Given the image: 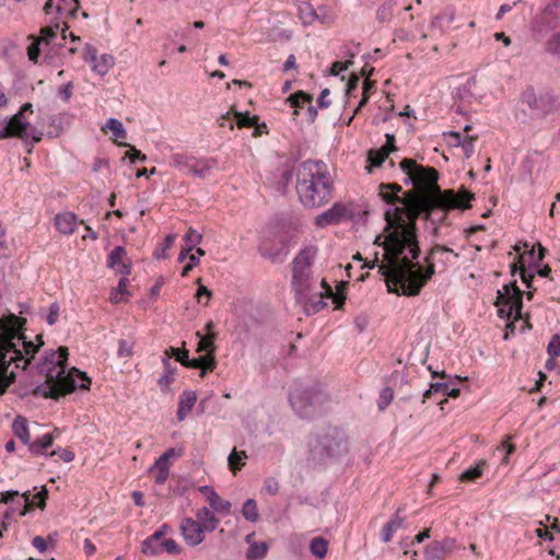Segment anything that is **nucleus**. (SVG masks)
Instances as JSON below:
<instances>
[{
  "label": "nucleus",
  "instance_id": "f257e3e1",
  "mask_svg": "<svg viewBox=\"0 0 560 560\" xmlns=\"http://www.w3.org/2000/svg\"><path fill=\"white\" fill-rule=\"evenodd\" d=\"M400 190L401 188L396 184L381 186V196L389 207L385 211L388 235L384 246L388 264L381 265L380 270L386 277L388 287L393 282L400 287L404 294L417 295L434 273V266L431 262L424 270L419 261H415L420 252L415 224L417 215L423 213L428 220L442 223L448 210L469 208V201L474 195L466 190L459 192L445 190L424 197L417 205H411L410 201L397 195ZM444 254H454V252L436 245L431 249L427 260L430 261L438 255Z\"/></svg>",
  "mask_w": 560,
  "mask_h": 560
},
{
  "label": "nucleus",
  "instance_id": "f03ea898",
  "mask_svg": "<svg viewBox=\"0 0 560 560\" xmlns=\"http://www.w3.org/2000/svg\"><path fill=\"white\" fill-rule=\"evenodd\" d=\"M24 324L25 319L14 314L0 317V394L12 384L18 370L31 364L44 345L40 335L35 336L36 342L25 336Z\"/></svg>",
  "mask_w": 560,
  "mask_h": 560
},
{
  "label": "nucleus",
  "instance_id": "7ed1b4c3",
  "mask_svg": "<svg viewBox=\"0 0 560 560\" xmlns=\"http://www.w3.org/2000/svg\"><path fill=\"white\" fill-rule=\"evenodd\" d=\"M316 254L315 246H305L292 261V289L306 314L322 311L327 305L326 300H331L336 304L335 308L340 307L345 300L343 296L335 294L324 280L314 278L312 264Z\"/></svg>",
  "mask_w": 560,
  "mask_h": 560
},
{
  "label": "nucleus",
  "instance_id": "20e7f679",
  "mask_svg": "<svg viewBox=\"0 0 560 560\" xmlns=\"http://www.w3.org/2000/svg\"><path fill=\"white\" fill-rule=\"evenodd\" d=\"M68 348L46 352L36 364L37 373L45 377L44 384L35 387L34 394L45 398H57L75 389H88L91 380L78 369L67 370Z\"/></svg>",
  "mask_w": 560,
  "mask_h": 560
},
{
  "label": "nucleus",
  "instance_id": "39448f33",
  "mask_svg": "<svg viewBox=\"0 0 560 560\" xmlns=\"http://www.w3.org/2000/svg\"><path fill=\"white\" fill-rule=\"evenodd\" d=\"M295 190L305 208L326 206L334 197L335 180L326 163L306 160L295 170Z\"/></svg>",
  "mask_w": 560,
  "mask_h": 560
},
{
  "label": "nucleus",
  "instance_id": "423d86ee",
  "mask_svg": "<svg viewBox=\"0 0 560 560\" xmlns=\"http://www.w3.org/2000/svg\"><path fill=\"white\" fill-rule=\"evenodd\" d=\"M67 30L65 23L62 25L57 23L54 26L43 28L39 37L31 36L32 42L27 48L30 60L35 63L51 60L54 54H56V48L61 46L67 38Z\"/></svg>",
  "mask_w": 560,
  "mask_h": 560
},
{
  "label": "nucleus",
  "instance_id": "0eeeda50",
  "mask_svg": "<svg viewBox=\"0 0 560 560\" xmlns=\"http://www.w3.org/2000/svg\"><path fill=\"white\" fill-rule=\"evenodd\" d=\"M33 113V106L30 103L24 104L20 112L12 116L11 119L0 120V139L9 137H19L24 141L32 140L38 142L42 139V132L31 126L26 115Z\"/></svg>",
  "mask_w": 560,
  "mask_h": 560
},
{
  "label": "nucleus",
  "instance_id": "6e6552de",
  "mask_svg": "<svg viewBox=\"0 0 560 560\" xmlns=\"http://www.w3.org/2000/svg\"><path fill=\"white\" fill-rule=\"evenodd\" d=\"M400 168L406 175L405 183H411L419 192H430L438 188V173L433 167H424L411 159H404Z\"/></svg>",
  "mask_w": 560,
  "mask_h": 560
},
{
  "label": "nucleus",
  "instance_id": "1a4fd4ad",
  "mask_svg": "<svg viewBox=\"0 0 560 560\" xmlns=\"http://www.w3.org/2000/svg\"><path fill=\"white\" fill-rule=\"evenodd\" d=\"M523 292L513 282L504 287V293L498 292L497 306L501 318L520 319L522 317Z\"/></svg>",
  "mask_w": 560,
  "mask_h": 560
},
{
  "label": "nucleus",
  "instance_id": "9d476101",
  "mask_svg": "<svg viewBox=\"0 0 560 560\" xmlns=\"http://www.w3.org/2000/svg\"><path fill=\"white\" fill-rule=\"evenodd\" d=\"M322 393L314 388L296 386L290 393V404L293 410L303 418L311 417L317 405L322 402Z\"/></svg>",
  "mask_w": 560,
  "mask_h": 560
},
{
  "label": "nucleus",
  "instance_id": "9b49d317",
  "mask_svg": "<svg viewBox=\"0 0 560 560\" xmlns=\"http://www.w3.org/2000/svg\"><path fill=\"white\" fill-rule=\"evenodd\" d=\"M28 498L26 494H20L18 491H5L1 493L0 502L8 504L9 508L0 517V533L5 532L10 525L13 514L24 515Z\"/></svg>",
  "mask_w": 560,
  "mask_h": 560
},
{
  "label": "nucleus",
  "instance_id": "f8f14e48",
  "mask_svg": "<svg viewBox=\"0 0 560 560\" xmlns=\"http://www.w3.org/2000/svg\"><path fill=\"white\" fill-rule=\"evenodd\" d=\"M522 100L536 116L548 115L556 108V98L548 92L536 94L533 89H528L523 93Z\"/></svg>",
  "mask_w": 560,
  "mask_h": 560
},
{
  "label": "nucleus",
  "instance_id": "ddd939ff",
  "mask_svg": "<svg viewBox=\"0 0 560 560\" xmlns=\"http://www.w3.org/2000/svg\"><path fill=\"white\" fill-rule=\"evenodd\" d=\"M170 353L175 358L176 361L180 362L183 365L199 369L200 376H205L208 372L213 371L217 365V361L211 357H199L195 359H189L188 351L179 348H170Z\"/></svg>",
  "mask_w": 560,
  "mask_h": 560
},
{
  "label": "nucleus",
  "instance_id": "4468645a",
  "mask_svg": "<svg viewBox=\"0 0 560 560\" xmlns=\"http://www.w3.org/2000/svg\"><path fill=\"white\" fill-rule=\"evenodd\" d=\"M351 215V210L347 205L335 202L328 210L322 212L315 218V224L318 228L338 224Z\"/></svg>",
  "mask_w": 560,
  "mask_h": 560
},
{
  "label": "nucleus",
  "instance_id": "2eb2a0df",
  "mask_svg": "<svg viewBox=\"0 0 560 560\" xmlns=\"http://www.w3.org/2000/svg\"><path fill=\"white\" fill-rule=\"evenodd\" d=\"M542 258L544 255L541 247L538 254H536L535 250L532 248L530 250H525L523 254L520 255L517 264H512L513 269H520L522 281L526 284L527 288H532L530 282L533 279V275L527 272L526 266H538Z\"/></svg>",
  "mask_w": 560,
  "mask_h": 560
},
{
  "label": "nucleus",
  "instance_id": "dca6fc26",
  "mask_svg": "<svg viewBox=\"0 0 560 560\" xmlns=\"http://www.w3.org/2000/svg\"><path fill=\"white\" fill-rule=\"evenodd\" d=\"M180 530H182V535H183L185 541L189 546H192V547L198 546L205 539L206 530L194 518L187 517V518L183 520V522L180 524Z\"/></svg>",
  "mask_w": 560,
  "mask_h": 560
},
{
  "label": "nucleus",
  "instance_id": "f3484780",
  "mask_svg": "<svg viewBox=\"0 0 560 560\" xmlns=\"http://www.w3.org/2000/svg\"><path fill=\"white\" fill-rule=\"evenodd\" d=\"M198 491L206 497L209 508L217 514L225 516L231 513V502L222 499L212 487L201 486Z\"/></svg>",
  "mask_w": 560,
  "mask_h": 560
},
{
  "label": "nucleus",
  "instance_id": "a211bd4d",
  "mask_svg": "<svg viewBox=\"0 0 560 560\" xmlns=\"http://www.w3.org/2000/svg\"><path fill=\"white\" fill-rule=\"evenodd\" d=\"M456 547L454 538H445L443 540H435L427 546L424 550V558L427 560H443Z\"/></svg>",
  "mask_w": 560,
  "mask_h": 560
},
{
  "label": "nucleus",
  "instance_id": "6ab92c4d",
  "mask_svg": "<svg viewBox=\"0 0 560 560\" xmlns=\"http://www.w3.org/2000/svg\"><path fill=\"white\" fill-rule=\"evenodd\" d=\"M288 101L291 103V106L294 107V115L299 114L300 109H303L304 106H306V119L308 122H313L317 116V109L311 104L312 103V96L304 93V92H298L288 98Z\"/></svg>",
  "mask_w": 560,
  "mask_h": 560
},
{
  "label": "nucleus",
  "instance_id": "aec40b11",
  "mask_svg": "<svg viewBox=\"0 0 560 560\" xmlns=\"http://www.w3.org/2000/svg\"><path fill=\"white\" fill-rule=\"evenodd\" d=\"M170 527L167 524H163L160 529L154 532L152 535L147 537L141 546V551L145 556H158L161 553V541L165 538V534Z\"/></svg>",
  "mask_w": 560,
  "mask_h": 560
},
{
  "label": "nucleus",
  "instance_id": "412c9836",
  "mask_svg": "<svg viewBox=\"0 0 560 560\" xmlns=\"http://www.w3.org/2000/svg\"><path fill=\"white\" fill-rule=\"evenodd\" d=\"M396 150L395 147V138L392 135H386V143L381 148V150L370 151L369 161L370 166H368L369 172H371L372 167L380 166L385 161L390 152Z\"/></svg>",
  "mask_w": 560,
  "mask_h": 560
},
{
  "label": "nucleus",
  "instance_id": "4be33fe9",
  "mask_svg": "<svg viewBox=\"0 0 560 560\" xmlns=\"http://www.w3.org/2000/svg\"><path fill=\"white\" fill-rule=\"evenodd\" d=\"M196 158L189 153H174L171 155L170 165L185 174L192 175Z\"/></svg>",
  "mask_w": 560,
  "mask_h": 560
},
{
  "label": "nucleus",
  "instance_id": "5701e85b",
  "mask_svg": "<svg viewBox=\"0 0 560 560\" xmlns=\"http://www.w3.org/2000/svg\"><path fill=\"white\" fill-rule=\"evenodd\" d=\"M78 225V218L73 212L65 211L55 217L56 229L66 235L72 234Z\"/></svg>",
  "mask_w": 560,
  "mask_h": 560
},
{
  "label": "nucleus",
  "instance_id": "b1692460",
  "mask_svg": "<svg viewBox=\"0 0 560 560\" xmlns=\"http://www.w3.org/2000/svg\"><path fill=\"white\" fill-rule=\"evenodd\" d=\"M196 521L208 533L214 532L220 523V520L215 516V512L212 511L209 506L200 508L196 512Z\"/></svg>",
  "mask_w": 560,
  "mask_h": 560
},
{
  "label": "nucleus",
  "instance_id": "393cba45",
  "mask_svg": "<svg viewBox=\"0 0 560 560\" xmlns=\"http://www.w3.org/2000/svg\"><path fill=\"white\" fill-rule=\"evenodd\" d=\"M197 401V395L194 390H184L178 399L177 419L184 421L191 412Z\"/></svg>",
  "mask_w": 560,
  "mask_h": 560
},
{
  "label": "nucleus",
  "instance_id": "a878e982",
  "mask_svg": "<svg viewBox=\"0 0 560 560\" xmlns=\"http://www.w3.org/2000/svg\"><path fill=\"white\" fill-rule=\"evenodd\" d=\"M59 436V431L56 430L54 432L45 433L40 438L30 443L28 450L32 454L35 455H47L45 451L50 447L55 441V439Z\"/></svg>",
  "mask_w": 560,
  "mask_h": 560
},
{
  "label": "nucleus",
  "instance_id": "bb28decb",
  "mask_svg": "<svg viewBox=\"0 0 560 560\" xmlns=\"http://www.w3.org/2000/svg\"><path fill=\"white\" fill-rule=\"evenodd\" d=\"M235 124L238 128H250L254 127V136H260L262 133V129H266L265 124H258L257 116H250L248 113H234Z\"/></svg>",
  "mask_w": 560,
  "mask_h": 560
},
{
  "label": "nucleus",
  "instance_id": "cd10ccee",
  "mask_svg": "<svg viewBox=\"0 0 560 560\" xmlns=\"http://www.w3.org/2000/svg\"><path fill=\"white\" fill-rule=\"evenodd\" d=\"M126 250L121 246L115 247L108 255V266L119 273L128 275L130 272L129 266L124 262Z\"/></svg>",
  "mask_w": 560,
  "mask_h": 560
},
{
  "label": "nucleus",
  "instance_id": "c85d7f7f",
  "mask_svg": "<svg viewBox=\"0 0 560 560\" xmlns=\"http://www.w3.org/2000/svg\"><path fill=\"white\" fill-rule=\"evenodd\" d=\"M196 337L198 338V352H205L203 357H211L215 360L213 353L215 351V334H205L202 335L200 331L196 332Z\"/></svg>",
  "mask_w": 560,
  "mask_h": 560
},
{
  "label": "nucleus",
  "instance_id": "c756f323",
  "mask_svg": "<svg viewBox=\"0 0 560 560\" xmlns=\"http://www.w3.org/2000/svg\"><path fill=\"white\" fill-rule=\"evenodd\" d=\"M218 165V160L215 158H196L194 176L199 178H205L210 174V172L215 168Z\"/></svg>",
  "mask_w": 560,
  "mask_h": 560
},
{
  "label": "nucleus",
  "instance_id": "7c9ffc66",
  "mask_svg": "<svg viewBox=\"0 0 560 560\" xmlns=\"http://www.w3.org/2000/svg\"><path fill=\"white\" fill-rule=\"evenodd\" d=\"M399 512L400 510L383 526L381 532L382 541H390L394 533L402 526L404 517L399 515Z\"/></svg>",
  "mask_w": 560,
  "mask_h": 560
},
{
  "label": "nucleus",
  "instance_id": "2f4dec72",
  "mask_svg": "<svg viewBox=\"0 0 560 560\" xmlns=\"http://www.w3.org/2000/svg\"><path fill=\"white\" fill-rule=\"evenodd\" d=\"M433 393H440L443 396L457 397L459 395V389L451 387L445 382L431 383L430 388L423 394V400L428 399Z\"/></svg>",
  "mask_w": 560,
  "mask_h": 560
},
{
  "label": "nucleus",
  "instance_id": "473e14b6",
  "mask_svg": "<svg viewBox=\"0 0 560 560\" xmlns=\"http://www.w3.org/2000/svg\"><path fill=\"white\" fill-rule=\"evenodd\" d=\"M253 536L254 534H249L246 536V541L249 544V548L247 550V558L249 560H260L266 556L268 546L264 541L253 542Z\"/></svg>",
  "mask_w": 560,
  "mask_h": 560
},
{
  "label": "nucleus",
  "instance_id": "72a5a7b5",
  "mask_svg": "<svg viewBox=\"0 0 560 560\" xmlns=\"http://www.w3.org/2000/svg\"><path fill=\"white\" fill-rule=\"evenodd\" d=\"M12 430L14 435L20 439L24 444L30 446L31 436L28 432L27 421L25 418L19 416L12 423Z\"/></svg>",
  "mask_w": 560,
  "mask_h": 560
},
{
  "label": "nucleus",
  "instance_id": "f704fd0d",
  "mask_svg": "<svg viewBox=\"0 0 560 560\" xmlns=\"http://www.w3.org/2000/svg\"><path fill=\"white\" fill-rule=\"evenodd\" d=\"M103 131L112 132V138L114 141H118L119 139H125L127 136L126 129L120 120L117 118H109L102 127Z\"/></svg>",
  "mask_w": 560,
  "mask_h": 560
},
{
  "label": "nucleus",
  "instance_id": "c9c22d12",
  "mask_svg": "<svg viewBox=\"0 0 560 560\" xmlns=\"http://www.w3.org/2000/svg\"><path fill=\"white\" fill-rule=\"evenodd\" d=\"M114 66V58L110 55L104 54L96 58L92 63V70L100 74L105 75Z\"/></svg>",
  "mask_w": 560,
  "mask_h": 560
},
{
  "label": "nucleus",
  "instance_id": "e433bc0d",
  "mask_svg": "<svg viewBox=\"0 0 560 560\" xmlns=\"http://www.w3.org/2000/svg\"><path fill=\"white\" fill-rule=\"evenodd\" d=\"M151 470L156 471L155 482L162 485L167 480L170 475L168 462H166L165 458L159 457L154 465L151 467Z\"/></svg>",
  "mask_w": 560,
  "mask_h": 560
},
{
  "label": "nucleus",
  "instance_id": "4c0bfd02",
  "mask_svg": "<svg viewBox=\"0 0 560 560\" xmlns=\"http://www.w3.org/2000/svg\"><path fill=\"white\" fill-rule=\"evenodd\" d=\"M247 459L245 451H236L235 448L230 453L228 457L229 468L236 474L244 465Z\"/></svg>",
  "mask_w": 560,
  "mask_h": 560
},
{
  "label": "nucleus",
  "instance_id": "58836bf2",
  "mask_svg": "<svg viewBox=\"0 0 560 560\" xmlns=\"http://www.w3.org/2000/svg\"><path fill=\"white\" fill-rule=\"evenodd\" d=\"M243 517L250 522L256 523L259 520L257 503L254 499H247L242 506Z\"/></svg>",
  "mask_w": 560,
  "mask_h": 560
},
{
  "label": "nucleus",
  "instance_id": "ea45409f",
  "mask_svg": "<svg viewBox=\"0 0 560 560\" xmlns=\"http://www.w3.org/2000/svg\"><path fill=\"white\" fill-rule=\"evenodd\" d=\"M448 137H451L454 140V143L457 145H462L463 151L467 158L471 156L475 147H474V138L472 137H466L463 141L460 139V133L456 131H451L448 133Z\"/></svg>",
  "mask_w": 560,
  "mask_h": 560
},
{
  "label": "nucleus",
  "instance_id": "a19ab883",
  "mask_svg": "<svg viewBox=\"0 0 560 560\" xmlns=\"http://www.w3.org/2000/svg\"><path fill=\"white\" fill-rule=\"evenodd\" d=\"M128 294L127 279L121 278L118 285L110 291L109 300L112 303L118 304L126 301Z\"/></svg>",
  "mask_w": 560,
  "mask_h": 560
},
{
  "label": "nucleus",
  "instance_id": "79ce46f5",
  "mask_svg": "<svg viewBox=\"0 0 560 560\" xmlns=\"http://www.w3.org/2000/svg\"><path fill=\"white\" fill-rule=\"evenodd\" d=\"M328 550V541L323 537H315L310 542L311 553L319 559H323Z\"/></svg>",
  "mask_w": 560,
  "mask_h": 560
},
{
  "label": "nucleus",
  "instance_id": "37998d69",
  "mask_svg": "<svg viewBox=\"0 0 560 560\" xmlns=\"http://www.w3.org/2000/svg\"><path fill=\"white\" fill-rule=\"evenodd\" d=\"M299 16L303 24H312L316 19V13L310 3H302L299 5Z\"/></svg>",
  "mask_w": 560,
  "mask_h": 560
},
{
  "label": "nucleus",
  "instance_id": "c03bdc74",
  "mask_svg": "<svg viewBox=\"0 0 560 560\" xmlns=\"http://www.w3.org/2000/svg\"><path fill=\"white\" fill-rule=\"evenodd\" d=\"M202 235L194 229H189V231L185 234V247L187 253H191L195 247L201 242Z\"/></svg>",
  "mask_w": 560,
  "mask_h": 560
},
{
  "label": "nucleus",
  "instance_id": "a18cd8bd",
  "mask_svg": "<svg viewBox=\"0 0 560 560\" xmlns=\"http://www.w3.org/2000/svg\"><path fill=\"white\" fill-rule=\"evenodd\" d=\"M176 235L175 234H168L164 242L155 249L154 257L156 259H164L167 257V249H170L173 244L175 243Z\"/></svg>",
  "mask_w": 560,
  "mask_h": 560
},
{
  "label": "nucleus",
  "instance_id": "49530a36",
  "mask_svg": "<svg viewBox=\"0 0 560 560\" xmlns=\"http://www.w3.org/2000/svg\"><path fill=\"white\" fill-rule=\"evenodd\" d=\"M165 370L162 376L159 378V385L164 388L167 387L173 381L175 375V368H171L168 359H164Z\"/></svg>",
  "mask_w": 560,
  "mask_h": 560
},
{
  "label": "nucleus",
  "instance_id": "de8ad7c7",
  "mask_svg": "<svg viewBox=\"0 0 560 560\" xmlns=\"http://www.w3.org/2000/svg\"><path fill=\"white\" fill-rule=\"evenodd\" d=\"M133 354V343L131 341L120 339L118 341L117 355L120 359H128Z\"/></svg>",
  "mask_w": 560,
  "mask_h": 560
},
{
  "label": "nucleus",
  "instance_id": "09e8293b",
  "mask_svg": "<svg viewBox=\"0 0 560 560\" xmlns=\"http://www.w3.org/2000/svg\"><path fill=\"white\" fill-rule=\"evenodd\" d=\"M78 5V0H59L57 11L60 15L73 14Z\"/></svg>",
  "mask_w": 560,
  "mask_h": 560
},
{
  "label": "nucleus",
  "instance_id": "8fccbe9b",
  "mask_svg": "<svg viewBox=\"0 0 560 560\" xmlns=\"http://www.w3.org/2000/svg\"><path fill=\"white\" fill-rule=\"evenodd\" d=\"M485 462H480L477 466L470 467L462 474V480L474 481L482 474Z\"/></svg>",
  "mask_w": 560,
  "mask_h": 560
},
{
  "label": "nucleus",
  "instance_id": "3c124183",
  "mask_svg": "<svg viewBox=\"0 0 560 560\" xmlns=\"http://www.w3.org/2000/svg\"><path fill=\"white\" fill-rule=\"evenodd\" d=\"M119 145L129 147L130 150L126 152L125 158L129 159L130 163L135 164L138 161L144 162L147 161V156L142 154L139 150H137L135 147H131L127 143L119 142Z\"/></svg>",
  "mask_w": 560,
  "mask_h": 560
},
{
  "label": "nucleus",
  "instance_id": "603ef678",
  "mask_svg": "<svg viewBox=\"0 0 560 560\" xmlns=\"http://www.w3.org/2000/svg\"><path fill=\"white\" fill-rule=\"evenodd\" d=\"M162 552H166L168 555H177L180 552V548L174 539L164 538L161 541V553Z\"/></svg>",
  "mask_w": 560,
  "mask_h": 560
},
{
  "label": "nucleus",
  "instance_id": "864d4df0",
  "mask_svg": "<svg viewBox=\"0 0 560 560\" xmlns=\"http://www.w3.org/2000/svg\"><path fill=\"white\" fill-rule=\"evenodd\" d=\"M515 447L509 442V439L503 441L495 450V454L502 455V463H508V457L514 452Z\"/></svg>",
  "mask_w": 560,
  "mask_h": 560
},
{
  "label": "nucleus",
  "instance_id": "5fc2aeb1",
  "mask_svg": "<svg viewBox=\"0 0 560 560\" xmlns=\"http://www.w3.org/2000/svg\"><path fill=\"white\" fill-rule=\"evenodd\" d=\"M59 314H60V306L57 302H54L48 307V312L45 316V320L47 322L48 325L51 326L57 323V320L59 318Z\"/></svg>",
  "mask_w": 560,
  "mask_h": 560
},
{
  "label": "nucleus",
  "instance_id": "6e6d98bb",
  "mask_svg": "<svg viewBox=\"0 0 560 560\" xmlns=\"http://www.w3.org/2000/svg\"><path fill=\"white\" fill-rule=\"evenodd\" d=\"M393 398H394L393 390L389 387L383 388L381 394H380V398H378V402H377L378 404V408L381 410H384L390 404Z\"/></svg>",
  "mask_w": 560,
  "mask_h": 560
},
{
  "label": "nucleus",
  "instance_id": "4d7b16f0",
  "mask_svg": "<svg viewBox=\"0 0 560 560\" xmlns=\"http://www.w3.org/2000/svg\"><path fill=\"white\" fill-rule=\"evenodd\" d=\"M547 352L550 357L557 358L560 355V336L553 335L548 343Z\"/></svg>",
  "mask_w": 560,
  "mask_h": 560
},
{
  "label": "nucleus",
  "instance_id": "13d9d810",
  "mask_svg": "<svg viewBox=\"0 0 560 560\" xmlns=\"http://www.w3.org/2000/svg\"><path fill=\"white\" fill-rule=\"evenodd\" d=\"M337 448H334L332 445H327L326 446V450H327V455L328 456H338L340 455L342 452H346L347 451V442L342 439H340L337 444H336Z\"/></svg>",
  "mask_w": 560,
  "mask_h": 560
},
{
  "label": "nucleus",
  "instance_id": "bf43d9fd",
  "mask_svg": "<svg viewBox=\"0 0 560 560\" xmlns=\"http://www.w3.org/2000/svg\"><path fill=\"white\" fill-rule=\"evenodd\" d=\"M279 490V483L275 478H267L264 481L262 491H265L269 495L277 494Z\"/></svg>",
  "mask_w": 560,
  "mask_h": 560
},
{
  "label": "nucleus",
  "instance_id": "052dcab7",
  "mask_svg": "<svg viewBox=\"0 0 560 560\" xmlns=\"http://www.w3.org/2000/svg\"><path fill=\"white\" fill-rule=\"evenodd\" d=\"M454 98L458 100H466L471 97L470 86L469 84H464L462 86H458L453 92Z\"/></svg>",
  "mask_w": 560,
  "mask_h": 560
},
{
  "label": "nucleus",
  "instance_id": "680f3d73",
  "mask_svg": "<svg viewBox=\"0 0 560 560\" xmlns=\"http://www.w3.org/2000/svg\"><path fill=\"white\" fill-rule=\"evenodd\" d=\"M55 455H59V457L65 462V463H70L73 460L74 458V454L72 451L70 450H55L52 452H50L48 454V456L52 457Z\"/></svg>",
  "mask_w": 560,
  "mask_h": 560
},
{
  "label": "nucleus",
  "instance_id": "e2e57ef3",
  "mask_svg": "<svg viewBox=\"0 0 560 560\" xmlns=\"http://www.w3.org/2000/svg\"><path fill=\"white\" fill-rule=\"evenodd\" d=\"M372 86H373V83L371 81H369V79H365L363 82V96H362V100L359 102L354 113H358L361 109V107L365 105V103L369 100V91H370V89H372Z\"/></svg>",
  "mask_w": 560,
  "mask_h": 560
},
{
  "label": "nucleus",
  "instance_id": "0e129e2a",
  "mask_svg": "<svg viewBox=\"0 0 560 560\" xmlns=\"http://www.w3.org/2000/svg\"><path fill=\"white\" fill-rule=\"evenodd\" d=\"M550 52L560 57V33L555 35L547 44Z\"/></svg>",
  "mask_w": 560,
  "mask_h": 560
},
{
  "label": "nucleus",
  "instance_id": "69168bd1",
  "mask_svg": "<svg viewBox=\"0 0 560 560\" xmlns=\"http://www.w3.org/2000/svg\"><path fill=\"white\" fill-rule=\"evenodd\" d=\"M8 252L5 229L0 224V258L5 257Z\"/></svg>",
  "mask_w": 560,
  "mask_h": 560
},
{
  "label": "nucleus",
  "instance_id": "338daca9",
  "mask_svg": "<svg viewBox=\"0 0 560 560\" xmlns=\"http://www.w3.org/2000/svg\"><path fill=\"white\" fill-rule=\"evenodd\" d=\"M234 120H235L234 116L232 117L231 113H226L219 118V125L221 127L229 126L230 129H233Z\"/></svg>",
  "mask_w": 560,
  "mask_h": 560
},
{
  "label": "nucleus",
  "instance_id": "774afa93",
  "mask_svg": "<svg viewBox=\"0 0 560 560\" xmlns=\"http://www.w3.org/2000/svg\"><path fill=\"white\" fill-rule=\"evenodd\" d=\"M33 547H35L39 552H44L47 549V542L45 538L42 536H35L32 540Z\"/></svg>",
  "mask_w": 560,
  "mask_h": 560
}]
</instances>
